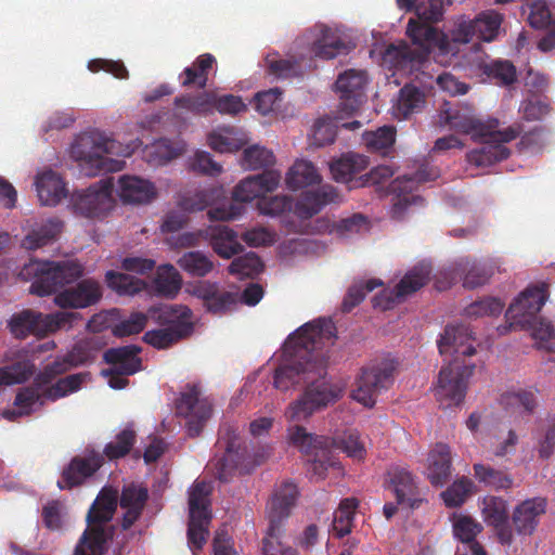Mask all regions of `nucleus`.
<instances>
[{"label": "nucleus", "mask_w": 555, "mask_h": 555, "mask_svg": "<svg viewBox=\"0 0 555 555\" xmlns=\"http://www.w3.org/2000/svg\"><path fill=\"white\" fill-rule=\"evenodd\" d=\"M335 337V325L326 319L308 322L289 336L294 354L275 369L273 383L282 391L306 385L302 395L285 412L289 421H306L338 399V390L324 379L326 359L318 351L325 344L332 345Z\"/></svg>", "instance_id": "1"}, {"label": "nucleus", "mask_w": 555, "mask_h": 555, "mask_svg": "<svg viewBox=\"0 0 555 555\" xmlns=\"http://www.w3.org/2000/svg\"><path fill=\"white\" fill-rule=\"evenodd\" d=\"M118 505V492L104 487L91 504L88 514V528L85 530L75 555H103L106 542L112 538V531L105 526L113 519Z\"/></svg>", "instance_id": "2"}, {"label": "nucleus", "mask_w": 555, "mask_h": 555, "mask_svg": "<svg viewBox=\"0 0 555 555\" xmlns=\"http://www.w3.org/2000/svg\"><path fill=\"white\" fill-rule=\"evenodd\" d=\"M119 144L101 131L83 133L74 147V154L80 160L81 169L87 176H98L105 172H117L124 169L125 162L112 158L118 154Z\"/></svg>", "instance_id": "3"}, {"label": "nucleus", "mask_w": 555, "mask_h": 555, "mask_svg": "<svg viewBox=\"0 0 555 555\" xmlns=\"http://www.w3.org/2000/svg\"><path fill=\"white\" fill-rule=\"evenodd\" d=\"M27 274H34L30 293L47 296L61 292L65 285L83 276L85 268L78 260L36 261L25 267Z\"/></svg>", "instance_id": "4"}, {"label": "nucleus", "mask_w": 555, "mask_h": 555, "mask_svg": "<svg viewBox=\"0 0 555 555\" xmlns=\"http://www.w3.org/2000/svg\"><path fill=\"white\" fill-rule=\"evenodd\" d=\"M298 495L297 486L286 481L273 494L268 507L269 527L263 539V555H298L292 547H284L280 538L283 531V521L289 516Z\"/></svg>", "instance_id": "5"}, {"label": "nucleus", "mask_w": 555, "mask_h": 555, "mask_svg": "<svg viewBox=\"0 0 555 555\" xmlns=\"http://www.w3.org/2000/svg\"><path fill=\"white\" fill-rule=\"evenodd\" d=\"M79 319L80 314L73 311L42 314L25 309L12 314L8 327L15 338L25 339L29 335L46 336L62 328H70Z\"/></svg>", "instance_id": "6"}, {"label": "nucleus", "mask_w": 555, "mask_h": 555, "mask_svg": "<svg viewBox=\"0 0 555 555\" xmlns=\"http://www.w3.org/2000/svg\"><path fill=\"white\" fill-rule=\"evenodd\" d=\"M395 370V363L389 360L364 366L352 390V398L364 406H373L380 391L392 384Z\"/></svg>", "instance_id": "7"}, {"label": "nucleus", "mask_w": 555, "mask_h": 555, "mask_svg": "<svg viewBox=\"0 0 555 555\" xmlns=\"http://www.w3.org/2000/svg\"><path fill=\"white\" fill-rule=\"evenodd\" d=\"M475 365H460L455 359L443 366L435 387V397L444 408L459 405L463 402L468 378L473 375Z\"/></svg>", "instance_id": "8"}, {"label": "nucleus", "mask_w": 555, "mask_h": 555, "mask_svg": "<svg viewBox=\"0 0 555 555\" xmlns=\"http://www.w3.org/2000/svg\"><path fill=\"white\" fill-rule=\"evenodd\" d=\"M521 130L520 125H514L502 131L496 128L491 129L485 135H477L476 138L485 139V142L481 147L473 150L467 154L468 163L476 167H488L506 159L511 152L504 143L515 140Z\"/></svg>", "instance_id": "9"}, {"label": "nucleus", "mask_w": 555, "mask_h": 555, "mask_svg": "<svg viewBox=\"0 0 555 555\" xmlns=\"http://www.w3.org/2000/svg\"><path fill=\"white\" fill-rule=\"evenodd\" d=\"M113 178H104L88 189L75 192L70 202L76 214L87 218L105 216L113 208Z\"/></svg>", "instance_id": "10"}, {"label": "nucleus", "mask_w": 555, "mask_h": 555, "mask_svg": "<svg viewBox=\"0 0 555 555\" xmlns=\"http://www.w3.org/2000/svg\"><path fill=\"white\" fill-rule=\"evenodd\" d=\"M437 177L435 172H430L426 166L418 168L414 175H404L392 180L387 189V193L393 195L391 216L393 219L403 218L406 209L416 203H423V198L414 195L420 183L431 181Z\"/></svg>", "instance_id": "11"}, {"label": "nucleus", "mask_w": 555, "mask_h": 555, "mask_svg": "<svg viewBox=\"0 0 555 555\" xmlns=\"http://www.w3.org/2000/svg\"><path fill=\"white\" fill-rule=\"evenodd\" d=\"M439 122L456 132L470 134L474 138L485 135V133H489L491 129H496L500 125L496 118L487 121L477 118L472 106L452 105L448 102L440 109Z\"/></svg>", "instance_id": "12"}, {"label": "nucleus", "mask_w": 555, "mask_h": 555, "mask_svg": "<svg viewBox=\"0 0 555 555\" xmlns=\"http://www.w3.org/2000/svg\"><path fill=\"white\" fill-rule=\"evenodd\" d=\"M503 20V15L494 10L483 11L474 20L459 22L452 30V39L459 43H468L474 38L491 42L496 39Z\"/></svg>", "instance_id": "13"}, {"label": "nucleus", "mask_w": 555, "mask_h": 555, "mask_svg": "<svg viewBox=\"0 0 555 555\" xmlns=\"http://www.w3.org/2000/svg\"><path fill=\"white\" fill-rule=\"evenodd\" d=\"M103 455L93 449H86L82 454L72 457L69 463L64 466L61 478L57 480L60 490H73L82 486L92 478L103 466Z\"/></svg>", "instance_id": "14"}, {"label": "nucleus", "mask_w": 555, "mask_h": 555, "mask_svg": "<svg viewBox=\"0 0 555 555\" xmlns=\"http://www.w3.org/2000/svg\"><path fill=\"white\" fill-rule=\"evenodd\" d=\"M547 285H534L527 287L512 302L505 313L506 319L511 322V326L520 327L533 324L538 313L547 300Z\"/></svg>", "instance_id": "15"}, {"label": "nucleus", "mask_w": 555, "mask_h": 555, "mask_svg": "<svg viewBox=\"0 0 555 555\" xmlns=\"http://www.w3.org/2000/svg\"><path fill=\"white\" fill-rule=\"evenodd\" d=\"M177 413L188 418L190 436H198L206 421L211 416L212 404L207 398H201V390L193 385L182 392L176 404Z\"/></svg>", "instance_id": "16"}, {"label": "nucleus", "mask_w": 555, "mask_h": 555, "mask_svg": "<svg viewBox=\"0 0 555 555\" xmlns=\"http://www.w3.org/2000/svg\"><path fill=\"white\" fill-rule=\"evenodd\" d=\"M430 267L418 264L411 269L391 291H383L373 298V306L382 310L391 309L396 302L421 289L429 280Z\"/></svg>", "instance_id": "17"}, {"label": "nucleus", "mask_w": 555, "mask_h": 555, "mask_svg": "<svg viewBox=\"0 0 555 555\" xmlns=\"http://www.w3.org/2000/svg\"><path fill=\"white\" fill-rule=\"evenodd\" d=\"M217 446L224 449V453L222 456L215 459L216 476L220 481L228 482L241 461L237 428L229 424L222 425L219 429Z\"/></svg>", "instance_id": "18"}, {"label": "nucleus", "mask_w": 555, "mask_h": 555, "mask_svg": "<svg viewBox=\"0 0 555 555\" xmlns=\"http://www.w3.org/2000/svg\"><path fill=\"white\" fill-rule=\"evenodd\" d=\"M366 83L365 70L347 69L338 76L335 86L340 93V112L351 115L359 109L365 99Z\"/></svg>", "instance_id": "19"}, {"label": "nucleus", "mask_w": 555, "mask_h": 555, "mask_svg": "<svg viewBox=\"0 0 555 555\" xmlns=\"http://www.w3.org/2000/svg\"><path fill=\"white\" fill-rule=\"evenodd\" d=\"M193 295L211 314L222 315L234 311L240 305V293L221 288L217 283L203 281L193 288Z\"/></svg>", "instance_id": "20"}, {"label": "nucleus", "mask_w": 555, "mask_h": 555, "mask_svg": "<svg viewBox=\"0 0 555 555\" xmlns=\"http://www.w3.org/2000/svg\"><path fill=\"white\" fill-rule=\"evenodd\" d=\"M102 296V286L96 280L82 279L59 292L54 304L62 309H83L96 305Z\"/></svg>", "instance_id": "21"}, {"label": "nucleus", "mask_w": 555, "mask_h": 555, "mask_svg": "<svg viewBox=\"0 0 555 555\" xmlns=\"http://www.w3.org/2000/svg\"><path fill=\"white\" fill-rule=\"evenodd\" d=\"M280 181L281 173L273 169L249 176L234 188L233 199L241 203H249L255 198L260 199L266 193L274 191Z\"/></svg>", "instance_id": "22"}, {"label": "nucleus", "mask_w": 555, "mask_h": 555, "mask_svg": "<svg viewBox=\"0 0 555 555\" xmlns=\"http://www.w3.org/2000/svg\"><path fill=\"white\" fill-rule=\"evenodd\" d=\"M431 24L418 18H411L406 27V35L416 46V49L413 50L421 56L423 63L427 60L433 48L438 47L442 50L447 43L444 35Z\"/></svg>", "instance_id": "23"}, {"label": "nucleus", "mask_w": 555, "mask_h": 555, "mask_svg": "<svg viewBox=\"0 0 555 555\" xmlns=\"http://www.w3.org/2000/svg\"><path fill=\"white\" fill-rule=\"evenodd\" d=\"M482 516L489 526L494 527L499 542L503 545H511L514 535L508 525L507 502L494 495L483 498Z\"/></svg>", "instance_id": "24"}, {"label": "nucleus", "mask_w": 555, "mask_h": 555, "mask_svg": "<svg viewBox=\"0 0 555 555\" xmlns=\"http://www.w3.org/2000/svg\"><path fill=\"white\" fill-rule=\"evenodd\" d=\"M474 341H476V337L468 325L450 324L446 326L438 340V349L441 354L451 352L456 356L470 357L476 352Z\"/></svg>", "instance_id": "25"}, {"label": "nucleus", "mask_w": 555, "mask_h": 555, "mask_svg": "<svg viewBox=\"0 0 555 555\" xmlns=\"http://www.w3.org/2000/svg\"><path fill=\"white\" fill-rule=\"evenodd\" d=\"M389 488L393 491L397 504H406L411 508H416L422 502L418 499V487L415 478L405 467L391 466L388 472Z\"/></svg>", "instance_id": "26"}, {"label": "nucleus", "mask_w": 555, "mask_h": 555, "mask_svg": "<svg viewBox=\"0 0 555 555\" xmlns=\"http://www.w3.org/2000/svg\"><path fill=\"white\" fill-rule=\"evenodd\" d=\"M421 56L404 41L389 44L382 54V65L393 73H412L423 62Z\"/></svg>", "instance_id": "27"}, {"label": "nucleus", "mask_w": 555, "mask_h": 555, "mask_svg": "<svg viewBox=\"0 0 555 555\" xmlns=\"http://www.w3.org/2000/svg\"><path fill=\"white\" fill-rule=\"evenodd\" d=\"M338 193L333 185H321L315 191L302 192L294 204V214L300 219H310L319 214L324 206L336 202Z\"/></svg>", "instance_id": "28"}, {"label": "nucleus", "mask_w": 555, "mask_h": 555, "mask_svg": "<svg viewBox=\"0 0 555 555\" xmlns=\"http://www.w3.org/2000/svg\"><path fill=\"white\" fill-rule=\"evenodd\" d=\"M546 511V500L532 498L518 504L512 515L518 534L530 535L539 525L540 517Z\"/></svg>", "instance_id": "29"}, {"label": "nucleus", "mask_w": 555, "mask_h": 555, "mask_svg": "<svg viewBox=\"0 0 555 555\" xmlns=\"http://www.w3.org/2000/svg\"><path fill=\"white\" fill-rule=\"evenodd\" d=\"M147 499V488L135 483L124 486L119 496V505L126 509L121 520V528L124 530L130 529L140 518Z\"/></svg>", "instance_id": "30"}, {"label": "nucleus", "mask_w": 555, "mask_h": 555, "mask_svg": "<svg viewBox=\"0 0 555 555\" xmlns=\"http://www.w3.org/2000/svg\"><path fill=\"white\" fill-rule=\"evenodd\" d=\"M528 23L532 28L546 29L545 35L539 40L538 48L543 52L555 49V20L544 1L538 0L530 5Z\"/></svg>", "instance_id": "31"}, {"label": "nucleus", "mask_w": 555, "mask_h": 555, "mask_svg": "<svg viewBox=\"0 0 555 555\" xmlns=\"http://www.w3.org/2000/svg\"><path fill=\"white\" fill-rule=\"evenodd\" d=\"M141 348L137 345H127L116 348H108L103 354V359L111 364V370L118 371L119 374L133 375L141 371L142 361L139 358Z\"/></svg>", "instance_id": "32"}, {"label": "nucleus", "mask_w": 555, "mask_h": 555, "mask_svg": "<svg viewBox=\"0 0 555 555\" xmlns=\"http://www.w3.org/2000/svg\"><path fill=\"white\" fill-rule=\"evenodd\" d=\"M427 478L435 487L446 485L452 475L451 450L446 443H437L428 454Z\"/></svg>", "instance_id": "33"}, {"label": "nucleus", "mask_w": 555, "mask_h": 555, "mask_svg": "<svg viewBox=\"0 0 555 555\" xmlns=\"http://www.w3.org/2000/svg\"><path fill=\"white\" fill-rule=\"evenodd\" d=\"M35 184L38 198L44 206H56L67 196L64 180L53 170H46L38 175Z\"/></svg>", "instance_id": "34"}, {"label": "nucleus", "mask_w": 555, "mask_h": 555, "mask_svg": "<svg viewBox=\"0 0 555 555\" xmlns=\"http://www.w3.org/2000/svg\"><path fill=\"white\" fill-rule=\"evenodd\" d=\"M118 186V194L125 203H149L156 196L154 184L137 176H121Z\"/></svg>", "instance_id": "35"}, {"label": "nucleus", "mask_w": 555, "mask_h": 555, "mask_svg": "<svg viewBox=\"0 0 555 555\" xmlns=\"http://www.w3.org/2000/svg\"><path fill=\"white\" fill-rule=\"evenodd\" d=\"M217 60L210 53L198 55L195 61L179 75L182 87L205 89L208 83V75L216 66Z\"/></svg>", "instance_id": "36"}, {"label": "nucleus", "mask_w": 555, "mask_h": 555, "mask_svg": "<svg viewBox=\"0 0 555 555\" xmlns=\"http://www.w3.org/2000/svg\"><path fill=\"white\" fill-rule=\"evenodd\" d=\"M288 438L294 447L309 456H319L320 453L324 455L330 447V438L310 434L300 425H295L288 429Z\"/></svg>", "instance_id": "37"}, {"label": "nucleus", "mask_w": 555, "mask_h": 555, "mask_svg": "<svg viewBox=\"0 0 555 555\" xmlns=\"http://www.w3.org/2000/svg\"><path fill=\"white\" fill-rule=\"evenodd\" d=\"M210 245L214 251L224 259H230L244 249L238 242L237 233L227 225H216L210 229Z\"/></svg>", "instance_id": "38"}, {"label": "nucleus", "mask_w": 555, "mask_h": 555, "mask_svg": "<svg viewBox=\"0 0 555 555\" xmlns=\"http://www.w3.org/2000/svg\"><path fill=\"white\" fill-rule=\"evenodd\" d=\"M369 158L364 155L349 152L332 162L331 172L337 182H351L353 178L369 166Z\"/></svg>", "instance_id": "39"}, {"label": "nucleus", "mask_w": 555, "mask_h": 555, "mask_svg": "<svg viewBox=\"0 0 555 555\" xmlns=\"http://www.w3.org/2000/svg\"><path fill=\"white\" fill-rule=\"evenodd\" d=\"M150 313L157 323L167 328H176L182 324L188 326V336L193 332V324L191 322L192 311L185 306L165 305L151 309Z\"/></svg>", "instance_id": "40"}, {"label": "nucleus", "mask_w": 555, "mask_h": 555, "mask_svg": "<svg viewBox=\"0 0 555 555\" xmlns=\"http://www.w3.org/2000/svg\"><path fill=\"white\" fill-rule=\"evenodd\" d=\"M35 373V364L26 354H18L0 367V387L23 384Z\"/></svg>", "instance_id": "41"}, {"label": "nucleus", "mask_w": 555, "mask_h": 555, "mask_svg": "<svg viewBox=\"0 0 555 555\" xmlns=\"http://www.w3.org/2000/svg\"><path fill=\"white\" fill-rule=\"evenodd\" d=\"M285 182L289 190L297 191L320 183L321 176L311 162L299 159L288 169Z\"/></svg>", "instance_id": "42"}, {"label": "nucleus", "mask_w": 555, "mask_h": 555, "mask_svg": "<svg viewBox=\"0 0 555 555\" xmlns=\"http://www.w3.org/2000/svg\"><path fill=\"white\" fill-rule=\"evenodd\" d=\"M425 103L426 99L423 91L413 85H405L400 90L393 113L400 119H408L411 115L420 113Z\"/></svg>", "instance_id": "43"}, {"label": "nucleus", "mask_w": 555, "mask_h": 555, "mask_svg": "<svg viewBox=\"0 0 555 555\" xmlns=\"http://www.w3.org/2000/svg\"><path fill=\"white\" fill-rule=\"evenodd\" d=\"M315 56L323 60H332L340 54H347L349 46L336 36L331 28L321 27V36L312 47Z\"/></svg>", "instance_id": "44"}, {"label": "nucleus", "mask_w": 555, "mask_h": 555, "mask_svg": "<svg viewBox=\"0 0 555 555\" xmlns=\"http://www.w3.org/2000/svg\"><path fill=\"white\" fill-rule=\"evenodd\" d=\"M214 90H204L196 94L186 93L175 98V106L198 116L212 115Z\"/></svg>", "instance_id": "45"}, {"label": "nucleus", "mask_w": 555, "mask_h": 555, "mask_svg": "<svg viewBox=\"0 0 555 555\" xmlns=\"http://www.w3.org/2000/svg\"><path fill=\"white\" fill-rule=\"evenodd\" d=\"M177 264L190 276L204 278L215 268L214 261L201 250H192L182 254Z\"/></svg>", "instance_id": "46"}, {"label": "nucleus", "mask_w": 555, "mask_h": 555, "mask_svg": "<svg viewBox=\"0 0 555 555\" xmlns=\"http://www.w3.org/2000/svg\"><path fill=\"white\" fill-rule=\"evenodd\" d=\"M358 505L359 502L354 498H346L340 501L332 521V532L335 537L343 538L351 532Z\"/></svg>", "instance_id": "47"}, {"label": "nucleus", "mask_w": 555, "mask_h": 555, "mask_svg": "<svg viewBox=\"0 0 555 555\" xmlns=\"http://www.w3.org/2000/svg\"><path fill=\"white\" fill-rule=\"evenodd\" d=\"M62 222L57 219H49L37 230H33L23 240V247L35 250L53 242L62 231Z\"/></svg>", "instance_id": "48"}, {"label": "nucleus", "mask_w": 555, "mask_h": 555, "mask_svg": "<svg viewBox=\"0 0 555 555\" xmlns=\"http://www.w3.org/2000/svg\"><path fill=\"white\" fill-rule=\"evenodd\" d=\"M154 284L158 295L173 298L181 289L182 279L179 271L167 263L158 268Z\"/></svg>", "instance_id": "49"}, {"label": "nucleus", "mask_w": 555, "mask_h": 555, "mask_svg": "<svg viewBox=\"0 0 555 555\" xmlns=\"http://www.w3.org/2000/svg\"><path fill=\"white\" fill-rule=\"evenodd\" d=\"M396 141V129L392 126H384L376 131L365 132L363 142L371 153H377L387 156Z\"/></svg>", "instance_id": "50"}, {"label": "nucleus", "mask_w": 555, "mask_h": 555, "mask_svg": "<svg viewBox=\"0 0 555 555\" xmlns=\"http://www.w3.org/2000/svg\"><path fill=\"white\" fill-rule=\"evenodd\" d=\"M80 346L74 348V351L62 359H56L53 362L47 364L43 370L35 377V384L38 386H44L50 384L56 376L64 374L78 363H83L86 358L75 359V352L80 351Z\"/></svg>", "instance_id": "51"}, {"label": "nucleus", "mask_w": 555, "mask_h": 555, "mask_svg": "<svg viewBox=\"0 0 555 555\" xmlns=\"http://www.w3.org/2000/svg\"><path fill=\"white\" fill-rule=\"evenodd\" d=\"M105 281L107 286L120 296H133L146 287L143 280L113 270L106 272Z\"/></svg>", "instance_id": "52"}, {"label": "nucleus", "mask_w": 555, "mask_h": 555, "mask_svg": "<svg viewBox=\"0 0 555 555\" xmlns=\"http://www.w3.org/2000/svg\"><path fill=\"white\" fill-rule=\"evenodd\" d=\"M209 495V485L205 481H196L189 492V516L211 517Z\"/></svg>", "instance_id": "53"}, {"label": "nucleus", "mask_w": 555, "mask_h": 555, "mask_svg": "<svg viewBox=\"0 0 555 555\" xmlns=\"http://www.w3.org/2000/svg\"><path fill=\"white\" fill-rule=\"evenodd\" d=\"M188 336V326L178 325L176 328L151 330L144 333L143 340L157 349H166Z\"/></svg>", "instance_id": "54"}, {"label": "nucleus", "mask_w": 555, "mask_h": 555, "mask_svg": "<svg viewBox=\"0 0 555 555\" xmlns=\"http://www.w3.org/2000/svg\"><path fill=\"white\" fill-rule=\"evenodd\" d=\"M473 468L476 479L488 487L506 490L513 485V478L503 470L485 464H474Z\"/></svg>", "instance_id": "55"}, {"label": "nucleus", "mask_w": 555, "mask_h": 555, "mask_svg": "<svg viewBox=\"0 0 555 555\" xmlns=\"http://www.w3.org/2000/svg\"><path fill=\"white\" fill-rule=\"evenodd\" d=\"M135 440V431L131 428H125L116 435L115 440L104 447L101 454L111 461L125 457L131 451Z\"/></svg>", "instance_id": "56"}, {"label": "nucleus", "mask_w": 555, "mask_h": 555, "mask_svg": "<svg viewBox=\"0 0 555 555\" xmlns=\"http://www.w3.org/2000/svg\"><path fill=\"white\" fill-rule=\"evenodd\" d=\"M460 270L464 273L463 286L469 289L485 285L492 275V270L476 261L462 260Z\"/></svg>", "instance_id": "57"}, {"label": "nucleus", "mask_w": 555, "mask_h": 555, "mask_svg": "<svg viewBox=\"0 0 555 555\" xmlns=\"http://www.w3.org/2000/svg\"><path fill=\"white\" fill-rule=\"evenodd\" d=\"M210 521L211 517L197 518L189 516L188 542L193 554H196L206 544Z\"/></svg>", "instance_id": "58"}, {"label": "nucleus", "mask_w": 555, "mask_h": 555, "mask_svg": "<svg viewBox=\"0 0 555 555\" xmlns=\"http://www.w3.org/2000/svg\"><path fill=\"white\" fill-rule=\"evenodd\" d=\"M262 270L263 262L254 251L235 258L228 268L230 274L240 275L242 278H254L261 273Z\"/></svg>", "instance_id": "59"}, {"label": "nucleus", "mask_w": 555, "mask_h": 555, "mask_svg": "<svg viewBox=\"0 0 555 555\" xmlns=\"http://www.w3.org/2000/svg\"><path fill=\"white\" fill-rule=\"evenodd\" d=\"M502 402L508 409L531 415L538 406L537 395L532 390H518L507 392L502 397Z\"/></svg>", "instance_id": "60"}, {"label": "nucleus", "mask_w": 555, "mask_h": 555, "mask_svg": "<svg viewBox=\"0 0 555 555\" xmlns=\"http://www.w3.org/2000/svg\"><path fill=\"white\" fill-rule=\"evenodd\" d=\"M257 207L261 215L278 217L286 211L294 210V202L293 198L287 195H263L258 199Z\"/></svg>", "instance_id": "61"}, {"label": "nucleus", "mask_w": 555, "mask_h": 555, "mask_svg": "<svg viewBox=\"0 0 555 555\" xmlns=\"http://www.w3.org/2000/svg\"><path fill=\"white\" fill-rule=\"evenodd\" d=\"M473 482L466 477H462L454 481L446 491L441 493V498L448 507L461 506L472 492Z\"/></svg>", "instance_id": "62"}, {"label": "nucleus", "mask_w": 555, "mask_h": 555, "mask_svg": "<svg viewBox=\"0 0 555 555\" xmlns=\"http://www.w3.org/2000/svg\"><path fill=\"white\" fill-rule=\"evenodd\" d=\"M247 111L242 98L234 94H218L214 91L212 114L218 112L221 115L236 116Z\"/></svg>", "instance_id": "63"}, {"label": "nucleus", "mask_w": 555, "mask_h": 555, "mask_svg": "<svg viewBox=\"0 0 555 555\" xmlns=\"http://www.w3.org/2000/svg\"><path fill=\"white\" fill-rule=\"evenodd\" d=\"M540 459L547 460L555 452V418H547L535 437Z\"/></svg>", "instance_id": "64"}]
</instances>
